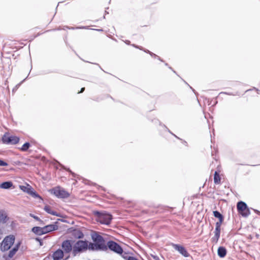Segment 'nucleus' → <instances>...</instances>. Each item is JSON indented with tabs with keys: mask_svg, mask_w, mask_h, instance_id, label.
I'll return each instance as SVG.
<instances>
[{
	"mask_svg": "<svg viewBox=\"0 0 260 260\" xmlns=\"http://www.w3.org/2000/svg\"><path fill=\"white\" fill-rule=\"evenodd\" d=\"M91 238L94 243L89 242V250L103 251L107 250V244L103 237L94 233L92 235Z\"/></svg>",
	"mask_w": 260,
	"mask_h": 260,
	"instance_id": "1",
	"label": "nucleus"
},
{
	"mask_svg": "<svg viewBox=\"0 0 260 260\" xmlns=\"http://www.w3.org/2000/svg\"><path fill=\"white\" fill-rule=\"evenodd\" d=\"M89 242L87 241L79 240L73 244V256H76L81 253L85 252L89 250Z\"/></svg>",
	"mask_w": 260,
	"mask_h": 260,
	"instance_id": "2",
	"label": "nucleus"
},
{
	"mask_svg": "<svg viewBox=\"0 0 260 260\" xmlns=\"http://www.w3.org/2000/svg\"><path fill=\"white\" fill-rule=\"evenodd\" d=\"M94 214L96 216L97 221L102 224L108 225L112 219V215L106 212L96 211L94 212Z\"/></svg>",
	"mask_w": 260,
	"mask_h": 260,
	"instance_id": "3",
	"label": "nucleus"
},
{
	"mask_svg": "<svg viewBox=\"0 0 260 260\" xmlns=\"http://www.w3.org/2000/svg\"><path fill=\"white\" fill-rule=\"evenodd\" d=\"M15 239V237L13 235L6 236L1 243V250L2 251H6L10 249L11 247L13 245Z\"/></svg>",
	"mask_w": 260,
	"mask_h": 260,
	"instance_id": "4",
	"label": "nucleus"
},
{
	"mask_svg": "<svg viewBox=\"0 0 260 260\" xmlns=\"http://www.w3.org/2000/svg\"><path fill=\"white\" fill-rule=\"evenodd\" d=\"M237 208L238 212L243 217H247L250 214L247 204L243 201L238 202Z\"/></svg>",
	"mask_w": 260,
	"mask_h": 260,
	"instance_id": "5",
	"label": "nucleus"
},
{
	"mask_svg": "<svg viewBox=\"0 0 260 260\" xmlns=\"http://www.w3.org/2000/svg\"><path fill=\"white\" fill-rule=\"evenodd\" d=\"M19 138L15 136L10 135L9 134H5L2 137V141L6 144L14 145L18 143Z\"/></svg>",
	"mask_w": 260,
	"mask_h": 260,
	"instance_id": "6",
	"label": "nucleus"
},
{
	"mask_svg": "<svg viewBox=\"0 0 260 260\" xmlns=\"http://www.w3.org/2000/svg\"><path fill=\"white\" fill-rule=\"evenodd\" d=\"M107 249H109L110 250L121 254L123 252L122 247L116 242L113 241H109L107 243Z\"/></svg>",
	"mask_w": 260,
	"mask_h": 260,
	"instance_id": "7",
	"label": "nucleus"
},
{
	"mask_svg": "<svg viewBox=\"0 0 260 260\" xmlns=\"http://www.w3.org/2000/svg\"><path fill=\"white\" fill-rule=\"evenodd\" d=\"M61 248L64 253L69 254L71 253L73 255V244L72 241L70 240L63 241L61 244Z\"/></svg>",
	"mask_w": 260,
	"mask_h": 260,
	"instance_id": "8",
	"label": "nucleus"
},
{
	"mask_svg": "<svg viewBox=\"0 0 260 260\" xmlns=\"http://www.w3.org/2000/svg\"><path fill=\"white\" fill-rule=\"evenodd\" d=\"M51 193L59 198H67L69 196V193L60 187H56L51 190Z\"/></svg>",
	"mask_w": 260,
	"mask_h": 260,
	"instance_id": "9",
	"label": "nucleus"
},
{
	"mask_svg": "<svg viewBox=\"0 0 260 260\" xmlns=\"http://www.w3.org/2000/svg\"><path fill=\"white\" fill-rule=\"evenodd\" d=\"M172 246L176 250L178 251L180 254H181L184 256H189V253L183 246L176 244H172Z\"/></svg>",
	"mask_w": 260,
	"mask_h": 260,
	"instance_id": "10",
	"label": "nucleus"
},
{
	"mask_svg": "<svg viewBox=\"0 0 260 260\" xmlns=\"http://www.w3.org/2000/svg\"><path fill=\"white\" fill-rule=\"evenodd\" d=\"M64 255V253L61 249L56 250L53 254L52 257L53 260H61Z\"/></svg>",
	"mask_w": 260,
	"mask_h": 260,
	"instance_id": "11",
	"label": "nucleus"
},
{
	"mask_svg": "<svg viewBox=\"0 0 260 260\" xmlns=\"http://www.w3.org/2000/svg\"><path fill=\"white\" fill-rule=\"evenodd\" d=\"M58 226L56 224H51L43 227L44 234L57 230Z\"/></svg>",
	"mask_w": 260,
	"mask_h": 260,
	"instance_id": "12",
	"label": "nucleus"
},
{
	"mask_svg": "<svg viewBox=\"0 0 260 260\" xmlns=\"http://www.w3.org/2000/svg\"><path fill=\"white\" fill-rule=\"evenodd\" d=\"M133 47L136 48H138V49H139L140 50H143L144 52H146V53H149L152 57H155V58H157L158 59L162 61V60L160 58V57L159 56H158L157 55H156L155 54L150 52L149 50H147V49H144L142 47H140V46H137V45H136L135 44H133L132 45Z\"/></svg>",
	"mask_w": 260,
	"mask_h": 260,
	"instance_id": "13",
	"label": "nucleus"
},
{
	"mask_svg": "<svg viewBox=\"0 0 260 260\" xmlns=\"http://www.w3.org/2000/svg\"><path fill=\"white\" fill-rule=\"evenodd\" d=\"M20 245V243L19 242L16 244L15 246L9 251L8 254V257L9 258H12L15 254L16 252L18 251Z\"/></svg>",
	"mask_w": 260,
	"mask_h": 260,
	"instance_id": "14",
	"label": "nucleus"
},
{
	"mask_svg": "<svg viewBox=\"0 0 260 260\" xmlns=\"http://www.w3.org/2000/svg\"><path fill=\"white\" fill-rule=\"evenodd\" d=\"M218 255L221 258L225 257L226 254V250L225 248L220 246L218 248L217 250Z\"/></svg>",
	"mask_w": 260,
	"mask_h": 260,
	"instance_id": "15",
	"label": "nucleus"
},
{
	"mask_svg": "<svg viewBox=\"0 0 260 260\" xmlns=\"http://www.w3.org/2000/svg\"><path fill=\"white\" fill-rule=\"evenodd\" d=\"M32 232L35 233L36 234L41 235L44 234L43 227H39V226H35L32 228L31 230Z\"/></svg>",
	"mask_w": 260,
	"mask_h": 260,
	"instance_id": "16",
	"label": "nucleus"
},
{
	"mask_svg": "<svg viewBox=\"0 0 260 260\" xmlns=\"http://www.w3.org/2000/svg\"><path fill=\"white\" fill-rule=\"evenodd\" d=\"M13 185V183L11 181L4 182L0 184V187L3 189H9Z\"/></svg>",
	"mask_w": 260,
	"mask_h": 260,
	"instance_id": "17",
	"label": "nucleus"
},
{
	"mask_svg": "<svg viewBox=\"0 0 260 260\" xmlns=\"http://www.w3.org/2000/svg\"><path fill=\"white\" fill-rule=\"evenodd\" d=\"M44 209L46 212H47L48 213H49L50 214H51L53 215H55L57 216H58L57 213L55 211L52 210L51 208L49 206H45L44 207Z\"/></svg>",
	"mask_w": 260,
	"mask_h": 260,
	"instance_id": "18",
	"label": "nucleus"
},
{
	"mask_svg": "<svg viewBox=\"0 0 260 260\" xmlns=\"http://www.w3.org/2000/svg\"><path fill=\"white\" fill-rule=\"evenodd\" d=\"M214 181L215 184H218L220 181V178L219 175L216 171H215L214 173Z\"/></svg>",
	"mask_w": 260,
	"mask_h": 260,
	"instance_id": "19",
	"label": "nucleus"
},
{
	"mask_svg": "<svg viewBox=\"0 0 260 260\" xmlns=\"http://www.w3.org/2000/svg\"><path fill=\"white\" fill-rule=\"evenodd\" d=\"M213 215L215 217L218 218L219 220H221V219H223V216L218 211H213Z\"/></svg>",
	"mask_w": 260,
	"mask_h": 260,
	"instance_id": "20",
	"label": "nucleus"
},
{
	"mask_svg": "<svg viewBox=\"0 0 260 260\" xmlns=\"http://www.w3.org/2000/svg\"><path fill=\"white\" fill-rule=\"evenodd\" d=\"M30 144L28 142L25 143L21 147V150L23 151H26L29 148Z\"/></svg>",
	"mask_w": 260,
	"mask_h": 260,
	"instance_id": "21",
	"label": "nucleus"
},
{
	"mask_svg": "<svg viewBox=\"0 0 260 260\" xmlns=\"http://www.w3.org/2000/svg\"><path fill=\"white\" fill-rule=\"evenodd\" d=\"M7 216L5 214L2 213L0 214V221L5 223L7 221Z\"/></svg>",
	"mask_w": 260,
	"mask_h": 260,
	"instance_id": "22",
	"label": "nucleus"
},
{
	"mask_svg": "<svg viewBox=\"0 0 260 260\" xmlns=\"http://www.w3.org/2000/svg\"><path fill=\"white\" fill-rule=\"evenodd\" d=\"M30 216L32 217L33 218H34L35 219H36V220L38 221H42V220L38 216L35 215L34 214H31L30 213L29 214Z\"/></svg>",
	"mask_w": 260,
	"mask_h": 260,
	"instance_id": "23",
	"label": "nucleus"
},
{
	"mask_svg": "<svg viewBox=\"0 0 260 260\" xmlns=\"http://www.w3.org/2000/svg\"><path fill=\"white\" fill-rule=\"evenodd\" d=\"M223 221V219H221V220H219V221L217 222L216 223L215 228L220 229V226Z\"/></svg>",
	"mask_w": 260,
	"mask_h": 260,
	"instance_id": "24",
	"label": "nucleus"
},
{
	"mask_svg": "<svg viewBox=\"0 0 260 260\" xmlns=\"http://www.w3.org/2000/svg\"><path fill=\"white\" fill-rule=\"evenodd\" d=\"M219 236L214 235V237L212 238V241L215 243H217L219 240Z\"/></svg>",
	"mask_w": 260,
	"mask_h": 260,
	"instance_id": "25",
	"label": "nucleus"
},
{
	"mask_svg": "<svg viewBox=\"0 0 260 260\" xmlns=\"http://www.w3.org/2000/svg\"><path fill=\"white\" fill-rule=\"evenodd\" d=\"M220 229L215 228L214 231V235L220 236Z\"/></svg>",
	"mask_w": 260,
	"mask_h": 260,
	"instance_id": "26",
	"label": "nucleus"
},
{
	"mask_svg": "<svg viewBox=\"0 0 260 260\" xmlns=\"http://www.w3.org/2000/svg\"><path fill=\"white\" fill-rule=\"evenodd\" d=\"M8 165V164L6 162L0 159V166H7Z\"/></svg>",
	"mask_w": 260,
	"mask_h": 260,
	"instance_id": "27",
	"label": "nucleus"
},
{
	"mask_svg": "<svg viewBox=\"0 0 260 260\" xmlns=\"http://www.w3.org/2000/svg\"><path fill=\"white\" fill-rule=\"evenodd\" d=\"M32 196L35 198H41L39 194H38L35 191H32Z\"/></svg>",
	"mask_w": 260,
	"mask_h": 260,
	"instance_id": "28",
	"label": "nucleus"
},
{
	"mask_svg": "<svg viewBox=\"0 0 260 260\" xmlns=\"http://www.w3.org/2000/svg\"><path fill=\"white\" fill-rule=\"evenodd\" d=\"M127 260H138V259L133 256H129Z\"/></svg>",
	"mask_w": 260,
	"mask_h": 260,
	"instance_id": "29",
	"label": "nucleus"
},
{
	"mask_svg": "<svg viewBox=\"0 0 260 260\" xmlns=\"http://www.w3.org/2000/svg\"><path fill=\"white\" fill-rule=\"evenodd\" d=\"M32 191H34L31 188L28 189L27 192L32 196Z\"/></svg>",
	"mask_w": 260,
	"mask_h": 260,
	"instance_id": "30",
	"label": "nucleus"
},
{
	"mask_svg": "<svg viewBox=\"0 0 260 260\" xmlns=\"http://www.w3.org/2000/svg\"><path fill=\"white\" fill-rule=\"evenodd\" d=\"M24 80H25V79H24V80H23L22 81H21L19 84H17V85L16 86V87H16V88H18L19 87V86L21 85V83H22Z\"/></svg>",
	"mask_w": 260,
	"mask_h": 260,
	"instance_id": "31",
	"label": "nucleus"
},
{
	"mask_svg": "<svg viewBox=\"0 0 260 260\" xmlns=\"http://www.w3.org/2000/svg\"><path fill=\"white\" fill-rule=\"evenodd\" d=\"M124 42L127 45H131V42L129 41H128V40H126V41H124Z\"/></svg>",
	"mask_w": 260,
	"mask_h": 260,
	"instance_id": "32",
	"label": "nucleus"
},
{
	"mask_svg": "<svg viewBox=\"0 0 260 260\" xmlns=\"http://www.w3.org/2000/svg\"><path fill=\"white\" fill-rule=\"evenodd\" d=\"M153 257L154 260H159V258L157 256H153Z\"/></svg>",
	"mask_w": 260,
	"mask_h": 260,
	"instance_id": "33",
	"label": "nucleus"
},
{
	"mask_svg": "<svg viewBox=\"0 0 260 260\" xmlns=\"http://www.w3.org/2000/svg\"><path fill=\"white\" fill-rule=\"evenodd\" d=\"M83 236V234L82 233H80V235L78 236V238H82Z\"/></svg>",
	"mask_w": 260,
	"mask_h": 260,
	"instance_id": "34",
	"label": "nucleus"
},
{
	"mask_svg": "<svg viewBox=\"0 0 260 260\" xmlns=\"http://www.w3.org/2000/svg\"><path fill=\"white\" fill-rule=\"evenodd\" d=\"M85 90V88L84 87H82L81 89V90L80 92H79L78 93H82Z\"/></svg>",
	"mask_w": 260,
	"mask_h": 260,
	"instance_id": "35",
	"label": "nucleus"
},
{
	"mask_svg": "<svg viewBox=\"0 0 260 260\" xmlns=\"http://www.w3.org/2000/svg\"><path fill=\"white\" fill-rule=\"evenodd\" d=\"M87 27H85V26H82V27H77V28H80V29H83V28H87Z\"/></svg>",
	"mask_w": 260,
	"mask_h": 260,
	"instance_id": "36",
	"label": "nucleus"
},
{
	"mask_svg": "<svg viewBox=\"0 0 260 260\" xmlns=\"http://www.w3.org/2000/svg\"><path fill=\"white\" fill-rule=\"evenodd\" d=\"M39 222H40V224H41V225H44V223L43 220H42V221H39Z\"/></svg>",
	"mask_w": 260,
	"mask_h": 260,
	"instance_id": "37",
	"label": "nucleus"
},
{
	"mask_svg": "<svg viewBox=\"0 0 260 260\" xmlns=\"http://www.w3.org/2000/svg\"><path fill=\"white\" fill-rule=\"evenodd\" d=\"M70 256L68 255L67 257L65 258L64 260H67L69 258Z\"/></svg>",
	"mask_w": 260,
	"mask_h": 260,
	"instance_id": "38",
	"label": "nucleus"
},
{
	"mask_svg": "<svg viewBox=\"0 0 260 260\" xmlns=\"http://www.w3.org/2000/svg\"><path fill=\"white\" fill-rule=\"evenodd\" d=\"M255 212L256 213H260V212H259L258 211L256 210H254Z\"/></svg>",
	"mask_w": 260,
	"mask_h": 260,
	"instance_id": "39",
	"label": "nucleus"
},
{
	"mask_svg": "<svg viewBox=\"0 0 260 260\" xmlns=\"http://www.w3.org/2000/svg\"><path fill=\"white\" fill-rule=\"evenodd\" d=\"M96 30H98V31H103L102 29H96Z\"/></svg>",
	"mask_w": 260,
	"mask_h": 260,
	"instance_id": "40",
	"label": "nucleus"
},
{
	"mask_svg": "<svg viewBox=\"0 0 260 260\" xmlns=\"http://www.w3.org/2000/svg\"><path fill=\"white\" fill-rule=\"evenodd\" d=\"M36 240H37V241H40V240L39 238H36Z\"/></svg>",
	"mask_w": 260,
	"mask_h": 260,
	"instance_id": "41",
	"label": "nucleus"
},
{
	"mask_svg": "<svg viewBox=\"0 0 260 260\" xmlns=\"http://www.w3.org/2000/svg\"><path fill=\"white\" fill-rule=\"evenodd\" d=\"M193 91L195 93V94H197L194 91V89H192Z\"/></svg>",
	"mask_w": 260,
	"mask_h": 260,
	"instance_id": "42",
	"label": "nucleus"
}]
</instances>
